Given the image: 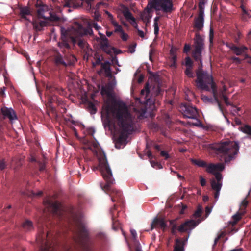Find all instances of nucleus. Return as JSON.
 Here are the masks:
<instances>
[{"instance_id":"obj_1","label":"nucleus","mask_w":251,"mask_h":251,"mask_svg":"<svg viewBox=\"0 0 251 251\" xmlns=\"http://www.w3.org/2000/svg\"><path fill=\"white\" fill-rule=\"evenodd\" d=\"M108 124L111 123L110 114L117 121L121 131L117 140L120 145L126 144L128 136L134 129V121L124 102H119L115 106L107 104L103 107V116Z\"/></svg>"},{"instance_id":"obj_2","label":"nucleus","mask_w":251,"mask_h":251,"mask_svg":"<svg viewBox=\"0 0 251 251\" xmlns=\"http://www.w3.org/2000/svg\"><path fill=\"white\" fill-rule=\"evenodd\" d=\"M194 50L192 55L196 61H199L198 68L196 71L197 79L195 80L196 87L202 90L212 91L215 101L220 103L218 96L216 84L214 81L212 75L202 69V51L204 49V40L199 33L196 32L194 39Z\"/></svg>"},{"instance_id":"obj_3","label":"nucleus","mask_w":251,"mask_h":251,"mask_svg":"<svg viewBox=\"0 0 251 251\" xmlns=\"http://www.w3.org/2000/svg\"><path fill=\"white\" fill-rule=\"evenodd\" d=\"M98 160L99 165L94 167L93 171L99 170L103 179L106 182V184L104 185L100 184L101 189L111 196L113 202L117 201L122 202L123 196L121 191L111 188L110 186L115 183V180L113 178L111 170L108 163L105 154L103 152L100 153Z\"/></svg>"},{"instance_id":"obj_4","label":"nucleus","mask_w":251,"mask_h":251,"mask_svg":"<svg viewBox=\"0 0 251 251\" xmlns=\"http://www.w3.org/2000/svg\"><path fill=\"white\" fill-rule=\"evenodd\" d=\"M53 238L52 235L50 237V232H47L46 229L39 227L36 241L40 246V251H56L55 243L53 241ZM64 251H73V250L71 247H66Z\"/></svg>"},{"instance_id":"obj_5","label":"nucleus","mask_w":251,"mask_h":251,"mask_svg":"<svg viewBox=\"0 0 251 251\" xmlns=\"http://www.w3.org/2000/svg\"><path fill=\"white\" fill-rule=\"evenodd\" d=\"M214 148L219 153L226 155L225 158V161L226 163L230 162L234 158L239 150L238 143L229 140L221 142L215 145Z\"/></svg>"},{"instance_id":"obj_6","label":"nucleus","mask_w":251,"mask_h":251,"mask_svg":"<svg viewBox=\"0 0 251 251\" xmlns=\"http://www.w3.org/2000/svg\"><path fill=\"white\" fill-rule=\"evenodd\" d=\"M76 225L77 230V237L75 238V242L81 246L83 251H93L90 245L87 243L88 231L84 225L80 220H77Z\"/></svg>"},{"instance_id":"obj_7","label":"nucleus","mask_w":251,"mask_h":251,"mask_svg":"<svg viewBox=\"0 0 251 251\" xmlns=\"http://www.w3.org/2000/svg\"><path fill=\"white\" fill-rule=\"evenodd\" d=\"M150 93L149 89V84L148 82L146 83L144 88L141 91L140 98L144 99L143 101L145 104V107L141 109L140 117H147V113L148 111L149 113L153 111L155 108L153 100L149 97Z\"/></svg>"},{"instance_id":"obj_8","label":"nucleus","mask_w":251,"mask_h":251,"mask_svg":"<svg viewBox=\"0 0 251 251\" xmlns=\"http://www.w3.org/2000/svg\"><path fill=\"white\" fill-rule=\"evenodd\" d=\"M152 9L156 11V14H159L158 11L161 10L164 13H171L174 10L172 0H153L149 2L148 11L149 13Z\"/></svg>"},{"instance_id":"obj_9","label":"nucleus","mask_w":251,"mask_h":251,"mask_svg":"<svg viewBox=\"0 0 251 251\" xmlns=\"http://www.w3.org/2000/svg\"><path fill=\"white\" fill-rule=\"evenodd\" d=\"M61 51L63 55L58 51H56L54 53V60L56 66L67 67L71 65L77 61L75 56L66 54L63 50H61Z\"/></svg>"},{"instance_id":"obj_10","label":"nucleus","mask_w":251,"mask_h":251,"mask_svg":"<svg viewBox=\"0 0 251 251\" xmlns=\"http://www.w3.org/2000/svg\"><path fill=\"white\" fill-rule=\"evenodd\" d=\"M184 116L190 119H196L198 115L197 108L190 103H184L181 107Z\"/></svg>"},{"instance_id":"obj_11","label":"nucleus","mask_w":251,"mask_h":251,"mask_svg":"<svg viewBox=\"0 0 251 251\" xmlns=\"http://www.w3.org/2000/svg\"><path fill=\"white\" fill-rule=\"evenodd\" d=\"M100 38H98L97 41L99 42L101 49L107 54L111 53L110 46L109 41L106 36L100 33H99Z\"/></svg>"},{"instance_id":"obj_12","label":"nucleus","mask_w":251,"mask_h":251,"mask_svg":"<svg viewBox=\"0 0 251 251\" xmlns=\"http://www.w3.org/2000/svg\"><path fill=\"white\" fill-rule=\"evenodd\" d=\"M1 113L2 115H0V120L7 118L10 121L17 119V115L14 110L12 108H8L6 107H3L0 109Z\"/></svg>"},{"instance_id":"obj_13","label":"nucleus","mask_w":251,"mask_h":251,"mask_svg":"<svg viewBox=\"0 0 251 251\" xmlns=\"http://www.w3.org/2000/svg\"><path fill=\"white\" fill-rule=\"evenodd\" d=\"M248 204V201L245 198L241 203L239 211L232 216L233 220H234L232 223L233 225L236 224L240 220L241 215H244L246 212V208Z\"/></svg>"},{"instance_id":"obj_14","label":"nucleus","mask_w":251,"mask_h":251,"mask_svg":"<svg viewBox=\"0 0 251 251\" xmlns=\"http://www.w3.org/2000/svg\"><path fill=\"white\" fill-rule=\"evenodd\" d=\"M198 223L193 220L185 221L178 226L177 230L180 232H185L191 228L197 226Z\"/></svg>"},{"instance_id":"obj_15","label":"nucleus","mask_w":251,"mask_h":251,"mask_svg":"<svg viewBox=\"0 0 251 251\" xmlns=\"http://www.w3.org/2000/svg\"><path fill=\"white\" fill-rule=\"evenodd\" d=\"M206 171L208 173L214 175L218 171H222L224 169V166L222 164H215L213 163L207 164Z\"/></svg>"},{"instance_id":"obj_16","label":"nucleus","mask_w":251,"mask_h":251,"mask_svg":"<svg viewBox=\"0 0 251 251\" xmlns=\"http://www.w3.org/2000/svg\"><path fill=\"white\" fill-rule=\"evenodd\" d=\"M47 207L51 212L54 215H58L60 212V204L57 201L53 202L50 201H47Z\"/></svg>"},{"instance_id":"obj_17","label":"nucleus","mask_w":251,"mask_h":251,"mask_svg":"<svg viewBox=\"0 0 251 251\" xmlns=\"http://www.w3.org/2000/svg\"><path fill=\"white\" fill-rule=\"evenodd\" d=\"M157 226H159L163 230H165L167 226V224L163 219L155 218L153 220L151 225V230H153Z\"/></svg>"},{"instance_id":"obj_18","label":"nucleus","mask_w":251,"mask_h":251,"mask_svg":"<svg viewBox=\"0 0 251 251\" xmlns=\"http://www.w3.org/2000/svg\"><path fill=\"white\" fill-rule=\"evenodd\" d=\"M230 49L233 51V52L236 55H240L243 53H245L246 50H247V48L245 46L241 47H237L234 44H231L229 46H227Z\"/></svg>"},{"instance_id":"obj_19","label":"nucleus","mask_w":251,"mask_h":251,"mask_svg":"<svg viewBox=\"0 0 251 251\" xmlns=\"http://www.w3.org/2000/svg\"><path fill=\"white\" fill-rule=\"evenodd\" d=\"M36 7L37 8V14L43 17H45L42 11L47 10L48 6L43 3L42 0H37Z\"/></svg>"},{"instance_id":"obj_20","label":"nucleus","mask_w":251,"mask_h":251,"mask_svg":"<svg viewBox=\"0 0 251 251\" xmlns=\"http://www.w3.org/2000/svg\"><path fill=\"white\" fill-rule=\"evenodd\" d=\"M68 37L67 34H63L61 35V40L62 41L61 42H59L58 43V47H59L61 49L64 50V49H70V46L68 43ZM64 52L65 51L63 50Z\"/></svg>"},{"instance_id":"obj_21","label":"nucleus","mask_w":251,"mask_h":251,"mask_svg":"<svg viewBox=\"0 0 251 251\" xmlns=\"http://www.w3.org/2000/svg\"><path fill=\"white\" fill-rule=\"evenodd\" d=\"M111 64L109 61H106L101 64V69L104 71L107 77H112V72L110 68Z\"/></svg>"},{"instance_id":"obj_22","label":"nucleus","mask_w":251,"mask_h":251,"mask_svg":"<svg viewBox=\"0 0 251 251\" xmlns=\"http://www.w3.org/2000/svg\"><path fill=\"white\" fill-rule=\"evenodd\" d=\"M114 89V85L112 82H109L105 86L102 87L101 93L102 95L106 94L110 97Z\"/></svg>"},{"instance_id":"obj_23","label":"nucleus","mask_w":251,"mask_h":251,"mask_svg":"<svg viewBox=\"0 0 251 251\" xmlns=\"http://www.w3.org/2000/svg\"><path fill=\"white\" fill-rule=\"evenodd\" d=\"M186 241L187 239L181 240L178 238L176 239L174 251H184V246Z\"/></svg>"},{"instance_id":"obj_24","label":"nucleus","mask_w":251,"mask_h":251,"mask_svg":"<svg viewBox=\"0 0 251 251\" xmlns=\"http://www.w3.org/2000/svg\"><path fill=\"white\" fill-rule=\"evenodd\" d=\"M77 45L83 50L84 52H85L86 54H89L92 51V49L90 47L88 43L83 40H79Z\"/></svg>"},{"instance_id":"obj_25","label":"nucleus","mask_w":251,"mask_h":251,"mask_svg":"<svg viewBox=\"0 0 251 251\" xmlns=\"http://www.w3.org/2000/svg\"><path fill=\"white\" fill-rule=\"evenodd\" d=\"M215 176L216 180H211V186L216 185L218 184H221V187L222 186V179L223 176L222 175L219 173L217 172L214 175Z\"/></svg>"},{"instance_id":"obj_26","label":"nucleus","mask_w":251,"mask_h":251,"mask_svg":"<svg viewBox=\"0 0 251 251\" xmlns=\"http://www.w3.org/2000/svg\"><path fill=\"white\" fill-rule=\"evenodd\" d=\"M48 9H49V8ZM43 11V14L45 16V17H42L41 16H40V15H38L39 17L42 18H43V19H49V20H50V21H58L59 18L55 14L51 13L50 12H49L48 13V14H49V16H47L46 15H45V13L48 12V10H45V11Z\"/></svg>"},{"instance_id":"obj_27","label":"nucleus","mask_w":251,"mask_h":251,"mask_svg":"<svg viewBox=\"0 0 251 251\" xmlns=\"http://www.w3.org/2000/svg\"><path fill=\"white\" fill-rule=\"evenodd\" d=\"M22 227L25 231H30L33 229L32 222L28 220H26L22 224Z\"/></svg>"},{"instance_id":"obj_28","label":"nucleus","mask_w":251,"mask_h":251,"mask_svg":"<svg viewBox=\"0 0 251 251\" xmlns=\"http://www.w3.org/2000/svg\"><path fill=\"white\" fill-rule=\"evenodd\" d=\"M57 101V97L55 95H50L48 98V106L51 108L52 111H53L54 108L52 104Z\"/></svg>"},{"instance_id":"obj_29","label":"nucleus","mask_w":251,"mask_h":251,"mask_svg":"<svg viewBox=\"0 0 251 251\" xmlns=\"http://www.w3.org/2000/svg\"><path fill=\"white\" fill-rule=\"evenodd\" d=\"M204 19L196 18L195 19L194 27L198 30H201L203 27Z\"/></svg>"},{"instance_id":"obj_30","label":"nucleus","mask_w":251,"mask_h":251,"mask_svg":"<svg viewBox=\"0 0 251 251\" xmlns=\"http://www.w3.org/2000/svg\"><path fill=\"white\" fill-rule=\"evenodd\" d=\"M53 2H56L58 0H52ZM75 0H63V6L66 7H75Z\"/></svg>"},{"instance_id":"obj_31","label":"nucleus","mask_w":251,"mask_h":251,"mask_svg":"<svg viewBox=\"0 0 251 251\" xmlns=\"http://www.w3.org/2000/svg\"><path fill=\"white\" fill-rule=\"evenodd\" d=\"M191 162L200 167L205 168L207 166V163L201 159H191Z\"/></svg>"},{"instance_id":"obj_32","label":"nucleus","mask_w":251,"mask_h":251,"mask_svg":"<svg viewBox=\"0 0 251 251\" xmlns=\"http://www.w3.org/2000/svg\"><path fill=\"white\" fill-rule=\"evenodd\" d=\"M87 106L88 111L90 112L91 114H93L96 113L97 111V108L94 103L90 101H88L87 102Z\"/></svg>"},{"instance_id":"obj_33","label":"nucleus","mask_w":251,"mask_h":251,"mask_svg":"<svg viewBox=\"0 0 251 251\" xmlns=\"http://www.w3.org/2000/svg\"><path fill=\"white\" fill-rule=\"evenodd\" d=\"M211 188L214 191H215L214 198L217 200L220 195V192L222 188L221 185L220 184L215 186H211Z\"/></svg>"},{"instance_id":"obj_34","label":"nucleus","mask_w":251,"mask_h":251,"mask_svg":"<svg viewBox=\"0 0 251 251\" xmlns=\"http://www.w3.org/2000/svg\"><path fill=\"white\" fill-rule=\"evenodd\" d=\"M123 14L124 17L127 20H131L134 23L135 22V18L132 16V13L129 11V10L127 8H126L124 11Z\"/></svg>"},{"instance_id":"obj_35","label":"nucleus","mask_w":251,"mask_h":251,"mask_svg":"<svg viewBox=\"0 0 251 251\" xmlns=\"http://www.w3.org/2000/svg\"><path fill=\"white\" fill-rule=\"evenodd\" d=\"M239 129L242 131L243 132L249 135H251V126L247 125H244L242 126L239 127Z\"/></svg>"},{"instance_id":"obj_36","label":"nucleus","mask_w":251,"mask_h":251,"mask_svg":"<svg viewBox=\"0 0 251 251\" xmlns=\"http://www.w3.org/2000/svg\"><path fill=\"white\" fill-rule=\"evenodd\" d=\"M30 14V12L28 8L24 7L22 8L20 10V15L22 18L26 19V16Z\"/></svg>"},{"instance_id":"obj_37","label":"nucleus","mask_w":251,"mask_h":251,"mask_svg":"<svg viewBox=\"0 0 251 251\" xmlns=\"http://www.w3.org/2000/svg\"><path fill=\"white\" fill-rule=\"evenodd\" d=\"M193 67H186L185 70V74L189 78H194L195 74L192 71Z\"/></svg>"},{"instance_id":"obj_38","label":"nucleus","mask_w":251,"mask_h":251,"mask_svg":"<svg viewBox=\"0 0 251 251\" xmlns=\"http://www.w3.org/2000/svg\"><path fill=\"white\" fill-rule=\"evenodd\" d=\"M213 39H214V30L212 27H210L209 31V42L210 47H212L213 44Z\"/></svg>"},{"instance_id":"obj_39","label":"nucleus","mask_w":251,"mask_h":251,"mask_svg":"<svg viewBox=\"0 0 251 251\" xmlns=\"http://www.w3.org/2000/svg\"><path fill=\"white\" fill-rule=\"evenodd\" d=\"M185 65L187 67H193V61L190 57L188 56L185 58Z\"/></svg>"},{"instance_id":"obj_40","label":"nucleus","mask_w":251,"mask_h":251,"mask_svg":"<svg viewBox=\"0 0 251 251\" xmlns=\"http://www.w3.org/2000/svg\"><path fill=\"white\" fill-rule=\"evenodd\" d=\"M84 33L86 35H92L93 34L91 25L89 24L88 26L85 29Z\"/></svg>"},{"instance_id":"obj_41","label":"nucleus","mask_w":251,"mask_h":251,"mask_svg":"<svg viewBox=\"0 0 251 251\" xmlns=\"http://www.w3.org/2000/svg\"><path fill=\"white\" fill-rule=\"evenodd\" d=\"M54 91H57L59 94H61V92H60V90L56 88H55V87H50V86H47V93H48V92H50V93H52L53 92H54Z\"/></svg>"},{"instance_id":"obj_42","label":"nucleus","mask_w":251,"mask_h":251,"mask_svg":"<svg viewBox=\"0 0 251 251\" xmlns=\"http://www.w3.org/2000/svg\"><path fill=\"white\" fill-rule=\"evenodd\" d=\"M202 214V209L199 207L197 208V210L194 214V217L195 218H199L201 216Z\"/></svg>"},{"instance_id":"obj_43","label":"nucleus","mask_w":251,"mask_h":251,"mask_svg":"<svg viewBox=\"0 0 251 251\" xmlns=\"http://www.w3.org/2000/svg\"><path fill=\"white\" fill-rule=\"evenodd\" d=\"M90 145H89L88 148L90 150H92V146H93L95 149H97L99 148V143L95 140V141H93L92 142L90 143Z\"/></svg>"},{"instance_id":"obj_44","label":"nucleus","mask_w":251,"mask_h":251,"mask_svg":"<svg viewBox=\"0 0 251 251\" xmlns=\"http://www.w3.org/2000/svg\"><path fill=\"white\" fill-rule=\"evenodd\" d=\"M146 10H147V13H145L141 15L142 19L144 21H147L149 20V15L150 13L151 12V11H150L149 13H148V6L147 7Z\"/></svg>"},{"instance_id":"obj_45","label":"nucleus","mask_w":251,"mask_h":251,"mask_svg":"<svg viewBox=\"0 0 251 251\" xmlns=\"http://www.w3.org/2000/svg\"><path fill=\"white\" fill-rule=\"evenodd\" d=\"M151 166L153 168H155L157 169H161L162 168V165L159 163L158 162H155L154 161H152L151 162Z\"/></svg>"},{"instance_id":"obj_46","label":"nucleus","mask_w":251,"mask_h":251,"mask_svg":"<svg viewBox=\"0 0 251 251\" xmlns=\"http://www.w3.org/2000/svg\"><path fill=\"white\" fill-rule=\"evenodd\" d=\"M136 46V43H132L129 46V48H128L129 52L131 53H134L135 51V48Z\"/></svg>"},{"instance_id":"obj_47","label":"nucleus","mask_w":251,"mask_h":251,"mask_svg":"<svg viewBox=\"0 0 251 251\" xmlns=\"http://www.w3.org/2000/svg\"><path fill=\"white\" fill-rule=\"evenodd\" d=\"M102 63L101 62V59L100 57H96V61L95 62H93L92 65L94 67H95L97 65H100Z\"/></svg>"},{"instance_id":"obj_48","label":"nucleus","mask_w":251,"mask_h":251,"mask_svg":"<svg viewBox=\"0 0 251 251\" xmlns=\"http://www.w3.org/2000/svg\"><path fill=\"white\" fill-rule=\"evenodd\" d=\"M160 155L164 157L165 158V159H166V160L168 159L170 157L168 153L164 151H160Z\"/></svg>"},{"instance_id":"obj_49","label":"nucleus","mask_w":251,"mask_h":251,"mask_svg":"<svg viewBox=\"0 0 251 251\" xmlns=\"http://www.w3.org/2000/svg\"><path fill=\"white\" fill-rule=\"evenodd\" d=\"M115 29L114 30V32H116V33H118V32L121 33L123 31L122 27L120 25H118L116 26H115Z\"/></svg>"},{"instance_id":"obj_50","label":"nucleus","mask_w":251,"mask_h":251,"mask_svg":"<svg viewBox=\"0 0 251 251\" xmlns=\"http://www.w3.org/2000/svg\"><path fill=\"white\" fill-rule=\"evenodd\" d=\"M155 143L152 141H147L146 142V148L149 149L151 147L154 146Z\"/></svg>"},{"instance_id":"obj_51","label":"nucleus","mask_w":251,"mask_h":251,"mask_svg":"<svg viewBox=\"0 0 251 251\" xmlns=\"http://www.w3.org/2000/svg\"><path fill=\"white\" fill-rule=\"evenodd\" d=\"M6 163L4 159L0 160V169L3 170L5 168L6 166Z\"/></svg>"},{"instance_id":"obj_52","label":"nucleus","mask_w":251,"mask_h":251,"mask_svg":"<svg viewBox=\"0 0 251 251\" xmlns=\"http://www.w3.org/2000/svg\"><path fill=\"white\" fill-rule=\"evenodd\" d=\"M87 133L89 135L94 137V134L95 132V129L92 127L88 128L87 130ZM94 138V137H93Z\"/></svg>"},{"instance_id":"obj_53","label":"nucleus","mask_w":251,"mask_h":251,"mask_svg":"<svg viewBox=\"0 0 251 251\" xmlns=\"http://www.w3.org/2000/svg\"><path fill=\"white\" fill-rule=\"evenodd\" d=\"M121 33V38H122V39L124 41H126L128 39V35L126 33H125L124 32V31L123 32H122Z\"/></svg>"},{"instance_id":"obj_54","label":"nucleus","mask_w":251,"mask_h":251,"mask_svg":"<svg viewBox=\"0 0 251 251\" xmlns=\"http://www.w3.org/2000/svg\"><path fill=\"white\" fill-rule=\"evenodd\" d=\"M197 18L204 19V9H199V15Z\"/></svg>"},{"instance_id":"obj_55","label":"nucleus","mask_w":251,"mask_h":251,"mask_svg":"<svg viewBox=\"0 0 251 251\" xmlns=\"http://www.w3.org/2000/svg\"><path fill=\"white\" fill-rule=\"evenodd\" d=\"M202 100L204 102H210V103L212 102V99L208 98L206 96H202Z\"/></svg>"},{"instance_id":"obj_56","label":"nucleus","mask_w":251,"mask_h":251,"mask_svg":"<svg viewBox=\"0 0 251 251\" xmlns=\"http://www.w3.org/2000/svg\"><path fill=\"white\" fill-rule=\"evenodd\" d=\"M242 9L243 11L242 18L243 20H246L249 14L247 11L243 7H242Z\"/></svg>"},{"instance_id":"obj_57","label":"nucleus","mask_w":251,"mask_h":251,"mask_svg":"<svg viewBox=\"0 0 251 251\" xmlns=\"http://www.w3.org/2000/svg\"><path fill=\"white\" fill-rule=\"evenodd\" d=\"M222 96L223 99L224 101H225V103L226 104V105H230L231 104L228 102V99L227 97V96L224 94H222Z\"/></svg>"},{"instance_id":"obj_58","label":"nucleus","mask_w":251,"mask_h":251,"mask_svg":"<svg viewBox=\"0 0 251 251\" xmlns=\"http://www.w3.org/2000/svg\"><path fill=\"white\" fill-rule=\"evenodd\" d=\"M190 50V46L189 44H186L184 45V49H183V51L185 53H187L189 52Z\"/></svg>"},{"instance_id":"obj_59","label":"nucleus","mask_w":251,"mask_h":251,"mask_svg":"<svg viewBox=\"0 0 251 251\" xmlns=\"http://www.w3.org/2000/svg\"><path fill=\"white\" fill-rule=\"evenodd\" d=\"M131 234L134 240L136 239L137 237V234L136 231L134 229H130Z\"/></svg>"},{"instance_id":"obj_60","label":"nucleus","mask_w":251,"mask_h":251,"mask_svg":"<svg viewBox=\"0 0 251 251\" xmlns=\"http://www.w3.org/2000/svg\"><path fill=\"white\" fill-rule=\"evenodd\" d=\"M89 24H90L91 25V27L92 26L94 27L97 30H99V29L100 28V27L98 26V24L95 22H90Z\"/></svg>"},{"instance_id":"obj_61","label":"nucleus","mask_w":251,"mask_h":251,"mask_svg":"<svg viewBox=\"0 0 251 251\" xmlns=\"http://www.w3.org/2000/svg\"><path fill=\"white\" fill-rule=\"evenodd\" d=\"M170 222L172 226L171 228L177 230L178 227H177V224L174 223V221L171 220Z\"/></svg>"},{"instance_id":"obj_62","label":"nucleus","mask_w":251,"mask_h":251,"mask_svg":"<svg viewBox=\"0 0 251 251\" xmlns=\"http://www.w3.org/2000/svg\"><path fill=\"white\" fill-rule=\"evenodd\" d=\"M206 181L202 176H200V184L201 186H204L206 185Z\"/></svg>"},{"instance_id":"obj_63","label":"nucleus","mask_w":251,"mask_h":251,"mask_svg":"<svg viewBox=\"0 0 251 251\" xmlns=\"http://www.w3.org/2000/svg\"><path fill=\"white\" fill-rule=\"evenodd\" d=\"M97 237L100 239L104 240L105 238V235L103 233L100 232L97 234Z\"/></svg>"},{"instance_id":"obj_64","label":"nucleus","mask_w":251,"mask_h":251,"mask_svg":"<svg viewBox=\"0 0 251 251\" xmlns=\"http://www.w3.org/2000/svg\"><path fill=\"white\" fill-rule=\"evenodd\" d=\"M204 2L202 0H201L199 3V9H204Z\"/></svg>"}]
</instances>
